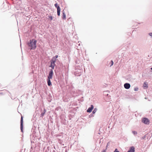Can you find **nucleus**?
I'll return each instance as SVG.
<instances>
[{"mask_svg":"<svg viewBox=\"0 0 152 152\" xmlns=\"http://www.w3.org/2000/svg\"><path fill=\"white\" fill-rule=\"evenodd\" d=\"M37 41L34 39H32L28 43V47L30 49H34L36 48Z\"/></svg>","mask_w":152,"mask_h":152,"instance_id":"nucleus-1","label":"nucleus"},{"mask_svg":"<svg viewBox=\"0 0 152 152\" xmlns=\"http://www.w3.org/2000/svg\"><path fill=\"white\" fill-rule=\"evenodd\" d=\"M56 60L53 59H52V60H51V64L50 67H51L52 69H54V66L55 65V63L56 62Z\"/></svg>","mask_w":152,"mask_h":152,"instance_id":"nucleus-2","label":"nucleus"},{"mask_svg":"<svg viewBox=\"0 0 152 152\" xmlns=\"http://www.w3.org/2000/svg\"><path fill=\"white\" fill-rule=\"evenodd\" d=\"M142 122L145 124H149V120L146 118H142Z\"/></svg>","mask_w":152,"mask_h":152,"instance_id":"nucleus-3","label":"nucleus"},{"mask_svg":"<svg viewBox=\"0 0 152 152\" xmlns=\"http://www.w3.org/2000/svg\"><path fill=\"white\" fill-rule=\"evenodd\" d=\"M53 75V71L52 69L51 70L50 72L48 77V79H51L52 78Z\"/></svg>","mask_w":152,"mask_h":152,"instance_id":"nucleus-4","label":"nucleus"},{"mask_svg":"<svg viewBox=\"0 0 152 152\" xmlns=\"http://www.w3.org/2000/svg\"><path fill=\"white\" fill-rule=\"evenodd\" d=\"M20 129L22 132H23V117H21L20 120Z\"/></svg>","mask_w":152,"mask_h":152,"instance_id":"nucleus-5","label":"nucleus"},{"mask_svg":"<svg viewBox=\"0 0 152 152\" xmlns=\"http://www.w3.org/2000/svg\"><path fill=\"white\" fill-rule=\"evenodd\" d=\"M124 88L126 89H128L130 87V85L129 83H126L124 85Z\"/></svg>","mask_w":152,"mask_h":152,"instance_id":"nucleus-6","label":"nucleus"},{"mask_svg":"<svg viewBox=\"0 0 152 152\" xmlns=\"http://www.w3.org/2000/svg\"><path fill=\"white\" fill-rule=\"evenodd\" d=\"M94 108V107H93V106L92 105H91V107H89L88 109L87 110V112H88V113H91L92 110Z\"/></svg>","mask_w":152,"mask_h":152,"instance_id":"nucleus-7","label":"nucleus"},{"mask_svg":"<svg viewBox=\"0 0 152 152\" xmlns=\"http://www.w3.org/2000/svg\"><path fill=\"white\" fill-rule=\"evenodd\" d=\"M134 152V148L133 146L127 152Z\"/></svg>","mask_w":152,"mask_h":152,"instance_id":"nucleus-8","label":"nucleus"},{"mask_svg":"<svg viewBox=\"0 0 152 152\" xmlns=\"http://www.w3.org/2000/svg\"><path fill=\"white\" fill-rule=\"evenodd\" d=\"M57 15L58 16H59L60 15V12L61 11L60 8L59 7H57Z\"/></svg>","mask_w":152,"mask_h":152,"instance_id":"nucleus-9","label":"nucleus"},{"mask_svg":"<svg viewBox=\"0 0 152 152\" xmlns=\"http://www.w3.org/2000/svg\"><path fill=\"white\" fill-rule=\"evenodd\" d=\"M62 19L64 20H65L66 19V14L64 12L63 13Z\"/></svg>","mask_w":152,"mask_h":152,"instance_id":"nucleus-10","label":"nucleus"},{"mask_svg":"<svg viewBox=\"0 0 152 152\" xmlns=\"http://www.w3.org/2000/svg\"><path fill=\"white\" fill-rule=\"evenodd\" d=\"M50 79H48V84L49 86H50L51 85V83L50 80Z\"/></svg>","mask_w":152,"mask_h":152,"instance_id":"nucleus-11","label":"nucleus"},{"mask_svg":"<svg viewBox=\"0 0 152 152\" xmlns=\"http://www.w3.org/2000/svg\"><path fill=\"white\" fill-rule=\"evenodd\" d=\"M143 87L144 88H147L148 86L147 85V84H146V83H144Z\"/></svg>","mask_w":152,"mask_h":152,"instance_id":"nucleus-12","label":"nucleus"},{"mask_svg":"<svg viewBox=\"0 0 152 152\" xmlns=\"http://www.w3.org/2000/svg\"><path fill=\"white\" fill-rule=\"evenodd\" d=\"M48 17L49 19L50 20H53V17L52 16L49 15L48 16Z\"/></svg>","mask_w":152,"mask_h":152,"instance_id":"nucleus-13","label":"nucleus"},{"mask_svg":"<svg viewBox=\"0 0 152 152\" xmlns=\"http://www.w3.org/2000/svg\"><path fill=\"white\" fill-rule=\"evenodd\" d=\"M58 55H56L55 56L53 57L52 59H55L56 60V58H57L58 57Z\"/></svg>","mask_w":152,"mask_h":152,"instance_id":"nucleus-14","label":"nucleus"},{"mask_svg":"<svg viewBox=\"0 0 152 152\" xmlns=\"http://www.w3.org/2000/svg\"><path fill=\"white\" fill-rule=\"evenodd\" d=\"M96 111H97V109L96 108H95L94 109V110L93 111L92 113L93 114H94L96 112Z\"/></svg>","mask_w":152,"mask_h":152,"instance_id":"nucleus-15","label":"nucleus"},{"mask_svg":"<svg viewBox=\"0 0 152 152\" xmlns=\"http://www.w3.org/2000/svg\"><path fill=\"white\" fill-rule=\"evenodd\" d=\"M134 90L135 91H137L138 90V88L137 87L134 88Z\"/></svg>","mask_w":152,"mask_h":152,"instance_id":"nucleus-16","label":"nucleus"},{"mask_svg":"<svg viewBox=\"0 0 152 152\" xmlns=\"http://www.w3.org/2000/svg\"><path fill=\"white\" fill-rule=\"evenodd\" d=\"M132 133L134 135L137 134V132L135 131H133L132 132Z\"/></svg>","mask_w":152,"mask_h":152,"instance_id":"nucleus-17","label":"nucleus"},{"mask_svg":"<svg viewBox=\"0 0 152 152\" xmlns=\"http://www.w3.org/2000/svg\"><path fill=\"white\" fill-rule=\"evenodd\" d=\"M55 7L57 8V7H59V6L58 5V4L57 3H56L54 5Z\"/></svg>","mask_w":152,"mask_h":152,"instance_id":"nucleus-18","label":"nucleus"},{"mask_svg":"<svg viewBox=\"0 0 152 152\" xmlns=\"http://www.w3.org/2000/svg\"><path fill=\"white\" fill-rule=\"evenodd\" d=\"M45 113L43 112L41 114V116H43L45 115Z\"/></svg>","mask_w":152,"mask_h":152,"instance_id":"nucleus-19","label":"nucleus"},{"mask_svg":"<svg viewBox=\"0 0 152 152\" xmlns=\"http://www.w3.org/2000/svg\"><path fill=\"white\" fill-rule=\"evenodd\" d=\"M111 65H110V66H111L112 65H113V61H111Z\"/></svg>","mask_w":152,"mask_h":152,"instance_id":"nucleus-20","label":"nucleus"},{"mask_svg":"<svg viewBox=\"0 0 152 152\" xmlns=\"http://www.w3.org/2000/svg\"><path fill=\"white\" fill-rule=\"evenodd\" d=\"M114 152H119V151H118L117 149H115Z\"/></svg>","mask_w":152,"mask_h":152,"instance_id":"nucleus-21","label":"nucleus"},{"mask_svg":"<svg viewBox=\"0 0 152 152\" xmlns=\"http://www.w3.org/2000/svg\"><path fill=\"white\" fill-rule=\"evenodd\" d=\"M149 35L152 37V33H150L149 34Z\"/></svg>","mask_w":152,"mask_h":152,"instance_id":"nucleus-22","label":"nucleus"},{"mask_svg":"<svg viewBox=\"0 0 152 152\" xmlns=\"http://www.w3.org/2000/svg\"><path fill=\"white\" fill-rule=\"evenodd\" d=\"M46 112V110L45 109H44V112L45 113Z\"/></svg>","mask_w":152,"mask_h":152,"instance_id":"nucleus-23","label":"nucleus"},{"mask_svg":"<svg viewBox=\"0 0 152 152\" xmlns=\"http://www.w3.org/2000/svg\"><path fill=\"white\" fill-rule=\"evenodd\" d=\"M101 152H106V151L105 150H104L102 151Z\"/></svg>","mask_w":152,"mask_h":152,"instance_id":"nucleus-24","label":"nucleus"},{"mask_svg":"<svg viewBox=\"0 0 152 152\" xmlns=\"http://www.w3.org/2000/svg\"><path fill=\"white\" fill-rule=\"evenodd\" d=\"M151 69L152 70V67L151 68Z\"/></svg>","mask_w":152,"mask_h":152,"instance_id":"nucleus-25","label":"nucleus"}]
</instances>
